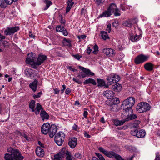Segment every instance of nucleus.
<instances>
[{"instance_id":"f257e3e1","label":"nucleus","mask_w":160,"mask_h":160,"mask_svg":"<svg viewBox=\"0 0 160 160\" xmlns=\"http://www.w3.org/2000/svg\"><path fill=\"white\" fill-rule=\"evenodd\" d=\"M11 153H7L5 154V160H22L24 158L21 153L18 149L11 148L8 149Z\"/></svg>"},{"instance_id":"f03ea898","label":"nucleus","mask_w":160,"mask_h":160,"mask_svg":"<svg viewBox=\"0 0 160 160\" xmlns=\"http://www.w3.org/2000/svg\"><path fill=\"white\" fill-rule=\"evenodd\" d=\"M150 108L151 106L148 103L142 102L138 104L136 110L139 112H143L149 111Z\"/></svg>"},{"instance_id":"7ed1b4c3","label":"nucleus","mask_w":160,"mask_h":160,"mask_svg":"<svg viewBox=\"0 0 160 160\" xmlns=\"http://www.w3.org/2000/svg\"><path fill=\"white\" fill-rule=\"evenodd\" d=\"M98 149L102 153L106 156L110 158H115L117 160L119 156V155L117 154L114 152L112 151H108L104 149L102 147H99Z\"/></svg>"},{"instance_id":"20e7f679","label":"nucleus","mask_w":160,"mask_h":160,"mask_svg":"<svg viewBox=\"0 0 160 160\" xmlns=\"http://www.w3.org/2000/svg\"><path fill=\"white\" fill-rule=\"evenodd\" d=\"M65 135L62 132H59L55 135L54 140L58 146H61L64 140Z\"/></svg>"},{"instance_id":"39448f33","label":"nucleus","mask_w":160,"mask_h":160,"mask_svg":"<svg viewBox=\"0 0 160 160\" xmlns=\"http://www.w3.org/2000/svg\"><path fill=\"white\" fill-rule=\"evenodd\" d=\"M79 68L83 71V72H80L78 74V77L79 79L86 77L87 75L93 76L95 74L93 72H92L89 69H87L81 66H79Z\"/></svg>"},{"instance_id":"423d86ee","label":"nucleus","mask_w":160,"mask_h":160,"mask_svg":"<svg viewBox=\"0 0 160 160\" xmlns=\"http://www.w3.org/2000/svg\"><path fill=\"white\" fill-rule=\"evenodd\" d=\"M135 98L132 97H130L123 101L122 105V106L125 107L127 108H132L135 104Z\"/></svg>"},{"instance_id":"0eeeda50","label":"nucleus","mask_w":160,"mask_h":160,"mask_svg":"<svg viewBox=\"0 0 160 160\" xmlns=\"http://www.w3.org/2000/svg\"><path fill=\"white\" fill-rule=\"evenodd\" d=\"M107 82L108 85L118 82L120 80V77L118 75L114 74H110L107 77Z\"/></svg>"},{"instance_id":"6e6552de","label":"nucleus","mask_w":160,"mask_h":160,"mask_svg":"<svg viewBox=\"0 0 160 160\" xmlns=\"http://www.w3.org/2000/svg\"><path fill=\"white\" fill-rule=\"evenodd\" d=\"M131 134L138 138H143L146 135V132L143 129L138 130L137 129L132 130L131 131Z\"/></svg>"},{"instance_id":"1a4fd4ad","label":"nucleus","mask_w":160,"mask_h":160,"mask_svg":"<svg viewBox=\"0 0 160 160\" xmlns=\"http://www.w3.org/2000/svg\"><path fill=\"white\" fill-rule=\"evenodd\" d=\"M123 110L122 112L121 117L123 118L124 117H128L132 114L133 110L132 108H127L125 107L122 106Z\"/></svg>"},{"instance_id":"9d476101","label":"nucleus","mask_w":160,"mask_h":160,"mask_svg":"<svg viewBox=\"0 0 160 160\" xmlns=\"http://www.w3.org/2000/svg\"><path fill=\"white\" fill-rule=\"evenodd\" d=\"M148 57L143 54H141L138 56L135 59V62L136 64H139L147 61Z\"/></svg>"},{"instance_id":"9b49d317","label":"nucleus","mask_w":160,"mask_h":160,"mask_svg":"<svg viewBox=\"0 0 160 160\" xmlns=\"http://www.w3.org/2000/svg\"><path fill=\"white\" fill-rule=\"evenodd\" d=\"M19 29V28L18 26L12 28H7L4 31V33L6 35H10L18 31Z\"/></svg>"},{"instance_id":"f8f14e48","label":"nucleus","mask_w":160,"mask_h":160,"mask_svg":"<svg viewBox=\"0 0 160 160\" xmlns=\"http://www.w3.org/2000/svg\"><path fill=\"white\" fill-rule=\"evenodd\" d=\"M50 126L49 123L48 122L45 123L42 125L41 128L42 132L44 134H47L48 133Z\"/></svg>"},{"instance_id":"ddd939ff","label":"nucleus","mask_w":160,"mask_h":160,"mask_svg":"<svg viewBox=\"0 0 160 160\" xmlns=\"http://www.w3.org/2000/svg\"><path fill=\"white\" fill-rule=\"evenodd\" d=\"M102 52L108 57H113L115 54V51L111 48H104L103 49Z\"/></svg>"},{"instance_id":"4468645a","label":"nucleus","mask_w":160,"mask_h":160,"mask_svg":"<svg viewBox=\"0 0 160 160\" xmlns=\"http://www.w3.org/2000/svg\"><path fill=\"white\" fill-rule=\"evenodd\" d=\"M57 129V126L54 124L50 126L48 133L50 137L52 138L53 137L56 133Z\"/></svg>"},{"instance_id":"2eb2a0df","label":"nucleus","mask_w":160,"mask_h":160,"mask_svg":"<svg viewBox=\"0 0 160 160\" xmlns=\"http://www.w3.org/2000/svg\"><path fill=\"white\" fill-rule=\"evenodd\" d=\"M34 53H30L28 54V58L26 59V62L27 64H31V63L35 62L36 58Z\"/></svg>"},{"instance_id":"dca6fc26","label":"nucleus","mask_w":160,"mask_h":160,"mask_svg":"<svg viewBox=\"0 0 160 160\" xmlns=\"http://www.w3.org/2000/svg\"><path fill=\"white\" fill-rule=\"evenodd\" d=\"M77 143V139L76 138L73 137L69 140L68 144L72 148H74Z\"/></svg>"},{"instance_id":"f3484780","label":"nucleus","mask_w":160,"mask_h":160,"mask_svg":"<svg viewBox=\"0 0 160 160\" xmlns=\"http://www.w3.org/2000/svg\"><path fill=\"white\" fill-rule=\"evenodd\" d=\"M114 93L111 90H107L103 92V95L108 99H111L114 96Z\"/></svg>"},{"instance_id":"a211bd4d","label":"nucleus","mask_w":160,"mask_h":160,"mask_svg":"<svg viewBox=\"0 0 160 160\" xmlns=\"http://www.w3.org/2000/svg\"><path fill=\"white\" fill-rule=\"evenodd\" d=\"M70 153L69 152L66 148H63L61 151L58 154L62 158L66 157L68 154Z\"/></svg>"},{"instance_id":"6ab92c4d","label":"nucleus","mask_w":160,"mask_h":160,"mask_svg":"<svg viewBox=\"0 0 160 160\" xmlns=\"http://www.w3.org/2000/svg\"><path fill=\"white\" fill-rule=\"evenodd\" d=\"M47 58V57L46 56L40 54L37 59V64L38 65H40Z\"/></svg>"},{"instance_id":"aec40b11","label":"nucleus","mask_w":160,"mask_h":160,"mask_svg":"<svg viewBox=\"0 0 160 160\" xmlns=\"http://www.w3.org/2000/svg\"><path fill=\"white\" fill-rule=\"evenodd\" d=\"M36 155L40 157H42L44 154V152L43 149L41 147H37L36 149Z\"/></svg>"},{"instance_id":"412c9836","label":"nucleus","mask_w":160,"mask_h":160,"mask_svg":"<svg viewBox=\"0 0 160 160\" xmlns=\"http://www.w3.org/2000/svg\"><path fill=\"white\" fill-rule=\"evenodd\" d=\"M38 82V80L36 79H35L33 82H32L29 85L30 88L34 92H36L37 90Z\"/></svg>"},{"instance_id":"4be33fe9","label":"nucleus","mask_w":160,"mask_h":160,"mask_svg":"<svg viewBox=\"0 0 160 160\" xmlns=\"http://www.w3.org/2000/svg\"><path fill=\"white\" fill-rule=\"evenodd\" d=\"M122 86L121 84L117 83L112 86L111 89L116 92H119L121 90Z\"/></svg>"},{"instance_id":"5701e85b","label":"nucleus","mask_w":160,"mask_h":160,"mask_svg":"<svg viewBox=\"0 0 160 160\" xmlns=\"http://www.w3.org/2000/svg\"><path fill=\"white\" fill-rule=\"evenodd\" d=\"M32 69L30 68H28L24 71L25 74L28 77H32L33 76L34 72Z\"/></svg>"},{"instance_id":"b1692460","label":"nucleus","mask_w":160,"mask_h":160,"mask_svg":"<svg viewBox=\"0 0 160 160\" xmlns=\"http://www.w3.org/2000/svg\"><path fill=\"white\" fill-rule=\"evenodd\" d=\"M98 86V87H105L108 88V86L106 85L105 81L102 79H97Z\"/></svg>"},{"instance_id":"393cba45","label":"nucleus","mask_w":160,"mask_h":160,"mask_svg":"<svg viewBox=\"0 0 160 160\" xmlns=\"http://www.w3.org/2000/svg\"><path fill=\"white\" fill-rule=\"evenodd\" d=\"M40 116L43 120H44L45 119H48L49 118L48 114L43 110H42L41 111Z\"/></svg>"},{"instance_id":"a878e982","label":"nucleus","mask_w":160,"mask_h":160,"mask_svg":"<svg viewBox=\"0 0 160 160\" xmlns=\"http://www.w3.org/2000/svg\"><path fill=\"white\" fill-rule=\"evenodd\" d=\"M153 65L149 62L146 63L144 66V67L146 70L148 71H151L153 69Z\"/></svg>"},{"instance_id":"bb28decb","label":"nucleus","mask_w":160,"mask_h":160,"mask_svg":"<svg viewBox=\"0 0 160 160\" xmlns=\"http://www.w3.org/2000/svg\"><path fill=\"white\" fill-rule=\"evenodd\" d=\"M126 122L125 118L121 120H114V123L116 126H121L122 125Z\"/></svg>"},{"instance_id":"cd10ccee","label":"nucleus","mask_w":160,"mask_h":160,"mask_svg":"<svg viewBox=\"0 0 160 160\" xmlns=\"http://www.w3.org/2000/svg\"><path fill=\"white\" fill-rule=\"evenodd\" d=\"M83 83L84 84L91 83L93 85H95L97 84V83L95 80L92 78H88L85 80L84 82Z\"/></svg>"},{"instance_id":"c85d7f7f","label":"nucleus","mask_w":160,"mask_h":160,"mask_svg":"<svg viewBox=\"0 0 160 160\" xmlns=\"http://www.w3.org/2000/svg\"><path fill=\"white\" fill-rule=\"evenodd\" d=\"M73 0H68L67 2L68 6L66 7V13L68 12L70 10L72 6L73 5L74 2Z\"/></svg>"},{"instance_id":"c756f323","label":"nucleus","mask_w":160,"mask_h":160,"mask_svg":"<svg viewBox=\"0 0 160 160\" xmlns=\"http://www.w3.org/2000/svg\"><path fill=\"white\" fill-rule=\"evenodd\" d=\"M142 37V35L140 34L138 35L137 34L135 35H132L131 36L130 38L131 40L134 42L138 40Z\"/></svg>"},{"instance_id":"7c9ffc66","label":"nucleus","mask_w":160,"mask_h":160,"mask_svg":"<svg viewBox=\"0 0 160 160\" xmlns=\"http://www.w3.org/2000/svg\"><path fill=\"white\" fill-rule=\"evenodd\" d=\"M117 8L115 4L113 3H112L110 4L108 9L111 12H113Z\"/></svg>"},{"instance_id":"2f4dec72","label":"nucleus","mask_w":160,"mask_h":160,"mask_svg":"<svg viewBox=\"0 0 160 160\" xmlns=\"http://www.w3.org/2000/svg\"><path fill=\"white\" fill-rule=\"evenodd\" d=\"M42 109V106L39 103L37 104L36 108L35 109V114L36 115L38 114L39 113L40 110Z\"/></svg>"},{"instance_id":"473e14b6","label":"nucleus","mask_w":160,"mask_h":160,"mask_svg":"<svg viewBox=\"0 0 160 160\" xmlns=\"http://www.w3.org/2000/svg\"><path fill=\"white\" fill-rule=\"evenodd\" d=\"M111 13L110 11L108 9L107 10L105 11L102 14H101L100 17L101 18L103 17H109L111 15Z\"/></svg>"},{"instance_id":"72a5a7b5","label":"nucleus","mask_w":160,"mask_h":160,"mask_svg":"<svg viewBox=\"0 0 160 160\" xmlns=\"http://www.w3.org/2000/svg\"><path fill=\"white\" fill-rule=\"evenodd\" d=\"M123 25L127 27H131L132 26V23L130 19H128L124 21Z\"/></svg>"},{"instance_id":"f704fd0d","label":"nucleus","mask_w":160,"mask_h":160,"mask_svg":"<svg viewBox=\"0 0 160 160\" xmlns=\"http://www.w3.org/2000/svg\"><path fill=\"white\" fill-rule=\"evenodd\" d=\"M64 45L70 47L71 46V41L69 39L64 38Z\"/></svg>"},{"instance_id":"c9c22d12","label":"nucleus","mask_w":160,"mask_h":160,"mask_svg":"<svg viewBox=\"0 0 160 160\" xmlns=\"http://www.w3.org/2000/svg\"><path fill=\"white\" fill-rule=\"evenodd\" d=\"M110 102L112 104L117 105L120 102V101L118 98H114L111 100Z\"/></svg>"},{"instance_id":"e433bc0d","label":"nucleus","mask_w":160,"mask_h":160,"mask_svg":"<svg viewBox=\"0 0 160 160\" xmlns=\"http://www.w3.org/2000/svg\"><path fill=\"white\" fill-rule=\"evenodd\" d=\"M35 101L34 100H32L29 104V107L31 109L32 112H35L34 109L35 106Z\"/></svg>"},{"instance_id":"4c0bfd02","label":"nucleus","mask_w":160,"mask_h":160,"mask_svg":"<svg viewBox=\"0 0 160 160\" xmlns=\"http://www.w3.org/2000/svg\"><path fill=\"white\" fill-rule=\"evenodd\" d=\"M137 118V116L136 115L134 114H132L130 115L129 117L125 118V119L126 122H127L129 120L135 119Z\"/></svg>"},{"instance_id":"58836bf2","label":"nucleus","mask_w":160,"mask_h":160,"mask_svg":"<svg viewBox=\"0 0 160 160\" xmlns=\"http://www.w3.org/2000/svg\"><path fill=\"white\" fill-rule=\"evenodd\" d=\"M101 33V36L102 38L103 39L106 40L109 38L107 32L102 31Z\"/></svg>"},{"instance_id":"ea45409f","label":"nucleus","mask_w":160,"mask_h":160,"mask_svg":"<svg viewBox=\"0 0 160 160\" xmlns=\"http://www.w3.org/2000/svg\"><path fill=\"white\" fill-rule=\"evenodd\" d=\"M44 2L46 4V6L44 9V10H45L47 9L49 7L50 5L52 4V2L50 1L45 0Z\"/></svg>"},{"instance_id":"a19ab883","label":"nucleus","mask_w":160,"mask_h":160,"mask_svg":"<svg viewBox=\"0 0 160 160\" xmlns=\"http://www.w3.org/2000/svg\"><path fill=\"white\" fill-rule=\"evenodd\" d=\"M140 122L139 121L135 120L133 123L132 127L135 128H138V125L140 124Z\"/></svg>"},{"instance_id":"79ce46f5","label":"nucleus","mask_w":160,"mask_h":160,"mask_svg":"<svg viewBox=\"0 0 160 160\" xmlns=\"http://www.w3.org/2000/svg\"><path fill=\"white\" fill-rule=\"evenodd\" d=\"M93 49L94 50L92 52L94 54H97L98 52V47L97 45L96 44L93 47Z\"/></svg>"},{"instance_id":"37998d69","label":"nucleus","mask_w":160,"mask_h":160,"mask_svg":"<svg viewBox=\"0 0 160 160\" xmlns=\"http://www.w3.org/2000/svg\"><path fill=\"white\" fill-rule=\"evenodd\" d=\"M18 0H4V2L6 4L10 5L13 2H16Z\"/></svg>"},{"instance_id":"c03bdc74","label":"nucleus","mask_w":160,"mask_h":160,"mask_svg":"<svg viewBox=\"0 0 160 160\" xmlns=\"http://www.w3.org/2000/svg\"><path fill=\"white\" fill-rule=\"evenodd\" d=\"M64 28L63 26H61L60 25L57 26L56 28V30L57 32H62Z\"/></svg>"},{"instance_id":"a18cd8bd","label":"nucleus","mask_w":160,"mask_h":160,"mask_svg":"<svg viewBox=\"0 0 160 160\" xmlns=\"http://www.w3.org/2000/svg\"><path fill=\"white\" fill-rule=\"evenodd\" d=\"M54 158L53 160H62V158L58 154L54 155Z\"/></svg>"},{"instance_id":"49530a36","label":"nucleus","mask_w":160,"mask_h":160,"mask_svg":"<svg viewBox=\"0 0 160 160\" xmlns=\"http://www.w3.org/2000/svg\"><path fill=\"white\" fill-rule=\"evenodd\" d=\"M0 7L4 8L7 7V4L5 3L4 0H0Z\"/></svg>"},{"instance_id":"de8ad7c7","label":"nucleus","mask_w":160,"mask_h":160,"mask_svg":"<svg viewBox=\"0 0 160 160\" xmlns=\"http://www.w3.org/2000/svg\"><path fill=\"white\" fill-rule=\"evenodd\" d=\"M37 62H33L31 63V64H31L32 66V67L35 69H37L38 68L37 67V66H39V65H38L37 64Z\"/></svg>"},{"instance_id":"09e8293b","label":"nucleus","mask_w":160,"mask_h":160,"mask_svg":"<svg viewBox=\"0 0 160 160\" xmlns=\"http://www.w3.org/2000/svg\"><path fill=\"white\" fill-rule=\"evenodd\" d=\"M120 11L117 8L114 11V15L115 16H120L121 14L119 12Z\"/></svg>"},{"instance_id":"8fccbe9b","label":"nucleus","mask_w":160,"mask_h":160,"mask_svg":"<svg viewBox=\"0 0 160 160\" xmlns=\"http://www.w3.org/2000/svg\"><path fill=\"white\" fill-rule=\"evenodd\" d=\"M81 158V155L79 153H76L73 157V158L74 159L77 158Z\"/></svg>"},{"instance_id":"3c124183","label":"nucleus","mask_w":160,"mask_h":160,"mask_svg":"<svg viewBox=\"0 0 160 160\" xmlns=\"http://www.w3.org/2000/svg\"><path fill=\"white\" fill-rule=\"evenodd\" d=\"M104 0H94L96 4L97 5H99L101 4L102 3Z\"/></svg>"},{"instance_id":"603ef678","label":"nucleus","mask_w":160,"mask_h":160,"mask_svg":"<svg viewBox=\"0 0 160 160\" xmlns=\"http://www.w3.org/2000/svg\"><path fill=\"white\" fill-rule=\"evenodd\" d=\"M130 20H131L132 25L134 24H137L138 21V20L137 18H135Z\"/></svg>"},{"instance_id":"864d4df0","label":"nucleus","mask_w":160,"mask_h":160,"mask_svg":"<svg viewBox=\"0 0 160 160\" xmlns=\"http://www.w3.org/2000/svg\"><path fill=\"white\" fill-rule=\"evenodd\" d=\"M72 56L74 57V58L78 60H79L80 58L82 57V56L79 55L78 54L73 55Z\"/></svg>"},{"instance_id":"5fc2aeb1","label":"nucleus","mask_w":160,"mask_h":160,"mask_svg":"<svg viewBox=\"0 0 160 160\" xmlns=\"http://www.w3.org/2000/svg\"><path fill=\"white\" fill-rule=\"evenodd\" d=\"M154 160H160V154L159 152L156 153V158Z\"/></svg>"},{"instance_id":"6e6d98bb","label":"nucleus","mask_w":160,"mask_h":160,"mask_svg":"<svg viewBox=\"0 0 160 160\" xmlns=\"http://www.w3.org/2000/svg\"><path fill=\"white\" fill-rule=\"evenodd\" d=\"M42 94V92H40L38 93L37 95H34L33 97L34 98H38L40 97V95Z\"/></svg>"},{"instance_id":"4d7b16f0","label":"nucleus","mask_w":160,"mask_h":160,"mask_svg":"<svg viewBox=\"0 0 160 160\" xmlns=\"http://www.w3.org/2000/svg\"><path fill=\"white\" fill-rule=\"evenodd\" d=\"M79 39H84L86 38V36L85 35H82L80 36H78L77 37Z\"/></svg>"},{"instance_id":"13d9d810","label":"nucleus","mask_w":160,"mask_h":160,"mask_svg":"<svg viewBox=\"0 0 160 160\" xmlns=\"http://www.w3.org/2000/svg\"><path fill=\"white\" fill-rule=\"evenodd\" d=\"M111 25L109 24L107 25L106 30L108 32V33H110L111 32Z\"/></svg>"},{"instance_id":"bf43d9fd","label":"nucleus","mask_w":160,"mask_h":160,"mask_svg":"<svg viewBox=\"0 0 160 160\" xmlns=\"http://www.w3.org/2000/svg\"><path fill=\"white\" fill-rule=\"evenodd\" d=\"M73 80L78 84H81L82 83V82L80 81L78 79H76L74 78L73 79Z\"/></svg>"},{"instance_id":"052dcab7","label":"nucleus","mask_w":160,"mask_h":160,"mask_svg":"<svg viewBox=\"0 0 160 160\" xmlns=\"http://www.w3.org/2000/svg\"><path fill=\"white\" fill-rule=\"evenodd\" d=\"M120 8L122 11H124L126 9V6L125 4H121L120 5Z\"/></svg>"},{"instance_id":"680f3d73","label":"nucleus","mask_w":160,"mask_h":160,"mask_svg":"<svg viewBox=\"0 0 160 160\" xmlns=\"http://www.w3.org/2000/svg\"><path fill=\"white\" fill-rule=\"evenodd\" d=\"M66 159L67 160H72L71 153H70L69 154H68L67 156L66 157Z\"/></svg>"},{"instance_id":"e2e57ef3","label":"nucleus","mask_w":160,"mask_h":160,"mask_svg":"<svg viewBox=\"0 0 160 160\" xmlns=\"http://www.w3.org/2000/svg\"><path fill=\"white\" fill-rule=\"evenodd\" d=\"M54 92V93L56 94H58L59 93L60 90L58 88H55L53 89Z\"/></svg>"},{"instance_id":"0e129e2a","label":"nucleus","mask_w":160,"mask_h":160,"mask_svg":"<svg viewBox=\"0 0 160 160\" xmlns=\"http://www.w3.org/2000/svg\"><path fill=\"white\" fill-rule=\"evenodd\" d=\"M71 92V90L69 88H67L65 92L66 94L68 95Z\"/></svg>"},{"instance_id":"69168bd1","label":"nucleus","mask_w":160,"mask_h":160,"mask_svg":"<svg viewBox=\"0 0 160 160\" xmlns=\"http://www.w3.org/2000/svg\"><path fill=\"white\" fill-rule=\"evenodd\" d=\"M92 51V49H91L90 48V47H88V49H87V53L88 54V55H89L90 54V53H91V52Z\"/></svg>"},{"instance_id":"338daca9","label":"nucleus","mask_w":160,"mask_h":160,"mask_svg":"<svg viewBox=\"0 0 160 160\" xmlns=\"http://www.w3.org/2000/svg\"><path fill=\"white\" fill-rule=\"evenodd\" d=\"M125 55L123 54L122 53L119 57V59L120 60H122L124 57Z\"/></svg>"},{"instance_id":"774afa93","label":"nucleus","mask_w":160,"mask_h":160,"mask_svg":"<svg viewBox=\"0 0 160 160\" xmlns=\"http://www.w3.org/2000/svg\"><path fill=\"white\" fill-rule=\"evenodd\" d=\"M61 32H62L63 34L65 36H66L68 35V32L66 30H64V29H63V30Z\"/></svg>"}]
</instances>
